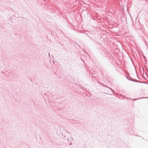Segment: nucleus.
Listing matches in <instances>:
<instances>
[{"mask_svg":"<svg viewBox=\"0 0 148 148\" xmlns=\"http://www.w3.org/2000/svg\"><path fill=\"white\" fill-rule=\"evenodd\" d=\"M130 80L134 82H138V81L137 80L132 79H129Z\"/></svg>","mask_w":148,"mask_h":148,"instance_id":"1","label":"nucleus"},{"mask_svg":"<svg viewBox=\"0 0 148 148\" xmlns=\"http://www.w3.org/2000/svg\"><path fill=\"white\" fill-rule=\"evenodd\" d=\"M71 139L72 140H73V138H72V137H71Z\"/></svg>","mask_w":148,"mask_h":148,"instance_id":"5","label":"nucleus"},{"mask_svg":"<svg viewBox=\"0 0 148 148\" xmlns=\"http://www.w3.org/2000/svg\"><path fill=\"white\" fill-rule=\"evenodd\" d=\"M110 88V89L111 90V91H112L113 92L114 91H113L111 88Z\"/></svg>","mask_w":148,"mask_h":148,"instance_id":"2","label":"nucleus"},{"mask_svg":"<svg viewBox=\"0 0 148 148\" xmlns=\"http://www.w3.org/2000/svg\"><path fill=\"white\" fill-rule=\"evenodd\" d=\"M141 98H138V99H141Z\"/></svg>","mask_w":148,"mask_h":148,"instance_id":"7","label":"nucleus"},{"mask_svg":"<svg viewBox=\"0 0 148 148\" xmlns=\"http://www.w3.org/2000/svg\"><path fill=\"white\" fill-rule=\"evenodd\" d=\"M129 99L130 100L131 99L130 98Z\"/></svg>","mask_w":148,"mask_h":148,"instance_id":"8","label":"nucleus"},{"mask_svg":"<svg viewBox=\"0 0 148 148\" xmlns=\"http://www.w3.org/2000/svg\"><path fill=\"white\" fill-rule=\"evenodd\" d=\"M133 99V100H136V99Z\"/></svg>","mask_w":148,"mask_h":148,"instance_id":"4","label":"nucleus"},{"mask_svg":"<svg viewBox=\"0 0 148 148\" xmlns=\"http://www.w3.org/2000/svg\"><path fill=\"white\" fill-rule=\"evenodd\" d=\"M130 78H131L130 79H129L128 78H127V79H128L129 80V79H132L131 78V77H130Z\"/></svg>","mask_w":148,"mask_h":148,"instance_id":"3","label":"nucleus"},{"mask_svg":"<svg viewBox=\"0 0 148 148\" xmlns=\"http://www.w3.org/2000/svg\"><path fill=\"white\" fill-rule=\"evenodd\" d=\"M49 56L50 55L49 53Z\"/></svg>","mask_w":148,"mask_h":148,"instance_id":"6","label":"nucleus"}]
</instances>
